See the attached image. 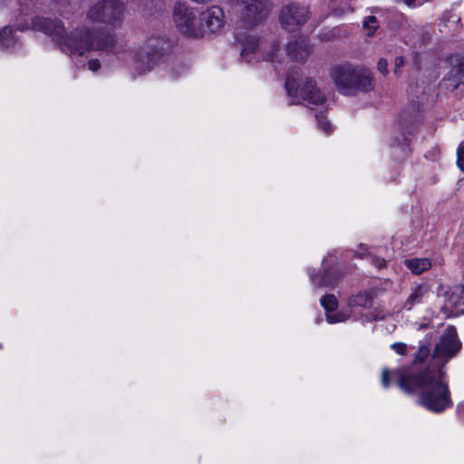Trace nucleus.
<instances>
[{
	"mask_svg": "<svg viewBox=\"0 0 464 464\" xmlns=\"http://www.w3.org/2000/svg\"><path fill=\"white\" fill-rule=\"evenodd\" d=\"M461 343L454 327H448L440 335L432 353V363L415 372L410 368H397L392 372L383 369L382 385L388 388L391 378L406 393H418V403L434 413H441L453 402L442 367L460 350Z\"/></svg>",
	"mask_w": 464,
	"mask_h": 464,
	"instance_id": "1",
	"label": "nucleus"
},
{
	"mask_svg": "<svg viewBox=\"0 0 464 464\" xmlns=\"http://www.w3.org/2000/svg\"><path fill=\"white\" fill-rule=\"evenodd\" d=\"M32 28L52 37L63 52L70 54L82 55L89 50L112 53L116 44L115 35L104 31L81 28L68 34L57 18L35 16L32 20Z\"/></svg>",
	"mask_w": 464,
	"mask_h": 464,
	"instance_id": "2",
	"label": "nucleus"
},
{
	"mask_svg": "<svg viewBox=\"0 0 464 464\" xmlns=\"http://www.w3.org/2000/svg\"><path fill=\"white\" fill-rule=\"evenodd\" d=\"M330 75L339 92L346 96L368 93L375 86L374 76L368 68L351 63L334 65Z\"/></svg>",
	"mask_w": 464,
	"mask_h": 464,
	"instance_id": "3",
	"label": "nucleus"
},
{
	"mask_svg": "<svg viewBox=\"0 0 464 464\" xmlns=\"http://www.w3.org/2000/svg\"><path fill=\"white\" fill-rule=\"evenodd\" d=\"M125 11L126 6L120 0H102L89 9L87 17L92 22L120 28L124 22Z\"/></svg>",
	"mask_w": 464,
	"mask_h": 464,
	"instance_id": "4",
	"label": "nucleus"
},
{
	"mask_svg": "<svg viewBox=\"0 0 464 464\" xmlns=\"http://www.w3.org/2000/svg\"><path fill=\"white\" fill-rule=\"evenodd\" d=\"M285 88L290 97L294 99H299L300 97L305 102V105L312 110L317 107L324 108L326 103L325 95L317 87L316 82L312 78L306 79L299 91L295 79L291 74H287Z\"/></svg>",
	"mask_w": 464,
	"mask_h": 464,
	"instance_id": "5",
	"label": "nucleus"
},
{
	"mask_svg": "<svg viewBox=\"0 0 464 464\" xmlns=\"http://www.w3.org/2000/svg\"><path fill=\"white\" fill-rule=\"evenodd\" d=\"M449 71L439 83L440 89L460 99L464 96V56L451 55L447 59Z\"/></svg>",
	"mask_w": 464,
	"mask_h": 464,
	"instance_id": "6",
	"label": "nucleus"
},
{
	"mask_svg": "<svg viewBox=\"0 0 464 464\" xmlns=\"http://www.w3.org/2000/svg\"><path fill=\"white\" fill-rule=\"evenodd\" d=\"M169 51L167 42L160 39H150L146 45L135 54L134 65L139 73L150 71Z\"/></svg>",
	"mask_w": 464,
	"mask_h": 464,
	"instance_id": "7",
	"label": "nucleus"
},
{
	"mask_svg": "<svg viewBox=\"0 0 464 464\" xmlns=\"http://www.w3.org/2000/svg\"><path fill=\"white\" fill-rule=\"evenodd\" d=\"M310 17L309 7L299 3H289L281 8L279 22L287 32L292 33L302 28Z\"/></svg>",
	"mask_w": 464,
	"mask_h": 464,
	"instance_id": "8",
	"label": "nucleus"
},
{
	"mask_svg": "<svg viewBox=\"0 0 464 464\" xmlns=\"http://www.w3.org/2000/svg\"><path fill=\"white\" fill-rule=\"evenodd\" d=\"M173 21L178 30L188 37L198 38L203 35V27L199 25L196 13L183 4L174 7Z\"/></svg>",
	"mask_w": 464,
	"mask_h": 464,
	"instance_id": "9",
	"label": "nucleus"
},
{
	"mask_svg": "<svg viewBox=\"0 0 464 464\" xmlns=\"http://www.w3.org/2000/svg\"><path fill=\"white\" fill-rule=\"evenodd\" d=\"M242 8L241 20L247 27H253L265 21L271 10L270 0H239Z\"/></svg>",
	"mask_w": 464,
	"mask_h": 464,
	"instance_id": "10",
	"label": "nucleus"
},
{
	"mask_svg": "<svg viewBox=\"0 0 464 464\" xmlns=\"http://www.w3.org/2000/svg\"><path fill=\"white\" fill-rule=\"evenodd\" d=\"M335 262L334 256L329 255L323 260V273L320 275L310 276V280L315 287L334 286L341 278V274L332 268Z\"/></svg>",
	"mask_w": 464,
	"mask_h": 464,
	"instance_id": "11",
	"label": "nucleus"
},
{
	"mask_svg": "<svg viewBox=\"0 0 464 464\" xmlns=\"http://www.w3.org/2000/svg\"><path fill=\"white\" fill-rule=\"evenodd\" d=\"M199 25L203 27L205 33H216L224 25V13L218 6H211L201 14Z\"/></svg>",
	"mask_w": 464,
	"mask_h": 464,
	"instance_id": "12",
	"label": "nucleus"
},
{
	"mask_svg": "<svg viewBox=\"0 0 464 464\" xmlns=\"http://www.w3.org/2000/svg\"><path fill=\"white\" fill-rule=\"evenodd\" d=\"M320 303L326 311V321L329 324L342 323L351 319L350 314H345L343 311L335 312L338 303L334 295H324Z\"/></svg>",
	"mask_w": 464,
	"mask_h": 464,
	"instance_id": "13",
	"label": "nucleus"
},
{
	"mask_svg": "<svg viewBox=\"0 0 464 464\" xmlns=\"http://www.w3.org/2000/svg\"><path fill=\"white\" fill-rule=\"evenodd\" d=\"M287 53L296 62H304L310 53V46L305 38H299L287 44Z\"/></svg>",
	"mask_w": 464,
	"mask_h": 464,
	"instance_id": "14",
	"label": "nucleus"
},
{
	"mask_svg": "<svg viewBox=\"0 0 464 464\" xmlns=\"http://www.w3.org/2000/svg\"><path fill=\"white\" fill-rule=\"evenodd\" d=\"M373 303V296L369 292H360L356 295H353L348 298L347 305L349 311L345 312V314H350L351 318L353 317V312L355 308H364L368 309L372 307Z\"/></svg>",
	"mask_w": 464,
	"mask_h": 464,
	"instance_id": "15",
	"label": "nucleus"
},
{
	"mask_svg": "<svg viewBox=\"0 0 464 464\" xmlns=\"http://www.w3.org/2000/svg\"><path fill=\"white\" fill-rule=\"evenodd\" d=\"M429 290L425 285H418L411 289V294L404 302L402 308L411 311L415 305L421 304L428 295Z\"/></svg>",
	"mask_w": 464,
	"mask_h": 464,
	"instance_id": "16",
	"label": "nucleus"
},
{
	"mask_svg": "<svg viewBox=\"0 0 464 464\" xmlns=\"http://www.w3.org/2000/svg\"><path fill=\"white\" fill-rule=\"evenodd\" d=\"M432 345V334H427L422 340H420L417 353L414 355L413 363H422L430 355Z\"/></svg>",
	"mask_w": 464,
	"mask_h": 464,
	"instance_id": "17",
	"label": "nucleus"
},
{
	"mask_svg": "<svg viewBox=\"0 0 464 464\" xmlns=\"http://www.w3.org/2000/svg\"><path fill=\"white\" fill-rule=\"evenodd\" d=\"M406 267L415 275H420L431 267L429 258H411L404 261Z\"/></svg>",
	"mask_w": 464,
	"mask_h": 464,
	"instance_id": "18",
	"label": "nucleus"
},
{
	"mask_svg": "<svg viewBox=\"0 0 464 464\" xmlns=\"http://www.w3.org/2000/svg\"><path fill=\"white\" fill-rule=\"evenodd\" d=\"M0 44L4 49H10L14 46L15 39L13 35V29L5 26L0 31Z\"/></svg>",
	"mask_w": 464,
	"mask_h": 464,
	"instance_id": "19",
	"label": "nucleus"
},
{
	"mask_svg": "<svg viewBox=\"0 0 464 464\" xmlns=\"http://www.w3.org/2000/svg\"><path fill=\"white\" fill-rule=\"evenodd\" d=\"M411 107L413 109L415 113H426L428 109L431 107V102H424V97L420 100H411Z\"/></svg>",
	"mask_w": 464,
	"mask_h": 464,
	"instance_id": "20",
	"label": "nucleus"
},
{
	"mask_svg": "<svg viewBox=\"0 0 464 464\" xmlns=\"http://www.w3.org/2000/svg\"><path fill=\"white\" fill-rule=\"evenodd\" d=\"M259 47V39L252 38L242 49L241 56L246 58L248 54L256 53Z\"/></svg>",
	"mask_w": 464,
	"mask_h": 464,
	"instance_id": "21",
	"label": "nucleus"
},
{
	"mask_svg": "<svg viewBox=\"0 0 464 464\" xmlns=\"http://www.w3.org/2000/svg\"><path fill=\"white\" fill-rule=\"evenodd\" d=\"M318 128L325 134H330L334 130L332 123L328 121V118H316Z\"/></svg>",
	"mask_w": 464,
	"mask_h": 464,
	"instance_id": "22",
	"label": "nucleus"
},
{
	"mask_svg": "<svg viewBox=\"0 0 464 464\" xmlns=\"http://www.w3.org/2000/svg\"><path fill=\"white\" fill-rule=\"evenodd\" d=\"M363 27L372 31L368 34L369 35L373 34L377 29V18L373 15L367 16L363 22Z\"/></svg>",
	"mask_w": 464,
	"mask_h": 464,
	"instance_id": "23",
	"label": "nucleus"
},
{
	"mask_svg": "<svg viewBox=\"0 0 464 464\" xmlns=\"http://www.w3.org/2000/svg\"><path fill=\"white\" fill-rule=\"evenodd\" d=\"M457 166L464 171V140L460 142L457 149Z\"/></svg>",
	"mask_w": 464,
	"mask_h": 464,
	"instance_id": "24",
	"label": "nucleus"
},
{
	"mask_svg": "<svg viewBox=\"0 0 464 464\" xmlns=\"http://www.w3.org/2000/svg\"><path fill=\"white\" fill-rule=\"evenodd\" d=\"M449 304L457 308L464 305V296L459 297V294L454 292L448 299Z\"/></svg>",
	"mask_w": 464,
	"mask_h": 464,
	"instance_id": "25",
	"label": "nucleus"
},
{
	"mask_svg": "<svg viewBox=\"0 0 464 464\" xmlns=\"http://www.w3.org/2000/svg\"><path fill=\"white\" fill-rule=\"evenodd\" d=\"M391 348L400 355H404L407 353V344L405 343H394L391 345Z\"/></svg>",
	"mask_w": 464,
	"mask_h": 464,
	"instance_id": "26",
	"label": "nucleus"
},
{
	"mask_svg": "<svg viewBox=\"0 0 464 464\" xmlns=\"http://www.w3.org/2000/svg\"><path fill=\"white\" fill-rule=\"evenodd\" d=\"M377 70L383 75H387L388 71V62L384 58H381L377 63Z\"/></svg>",
	"mask_w": 464,
	"mask_h": 464,
	"instance_id": "27",
	"label": "nucleus"
},
{
	"mask_svg": "<svg viewBox=\"0 0 464 464\" xmlns=\"http://www.w3.org/2000/svg\"><path fill=\"white\" fill-rule=\"evenodd\" d=\"M405 64V60L402 56H398L395 58V61H394V70H393V72L395 74H399L400 73V68L402 67L403 65Z\"/></svg>",
	"mask_w": 464,
	"mask_h": 464,
	"instance_id": "28",
	"label": "nucleus"
},
{
	"mask_svg": "<svg viewBox=\"0 0 464 464\" xmlns=\"http://www.w3.org/2000/svg\"><path fill=\"white\" fill-rule=\"evenodd\" d=\"M372 263L374 266H376L377 268L381 269L382 267L385 266V260L383 258H381V257H372Z\"/></svg>",
	"mask_w": 464,
	"mask_h": 464,
	"instance_id": "29",
	"label": "nucleus"
},
{
	"mask_svg": "<svg viewBox=\"0 0 464 464\" xmlns=\"http://www.w3.org/2000/svg\"><path fill=\"white\" fill-rule=\"evenodd\" d=\"M100 62L97 59L90 60L88 63V67L90 70L95 72L100 68Z\"/></svg>",
	"mask_w": 464,
	"mask_h": 464,
	"instance_id": "30",
	"label": "nucleus"
},
{
	"mask_svg": "<svg viewBox=\"0 0 464 464\" xmlns=\"http://www.w3.org/2000/svg\"><path fill=\"white\" fill-rule=\"evenodd\" d=\"M457 413H458L459 418L464 423V401L458 404Z\"/></svg>",
	"mask_w": 464,
	"mask_h": 464,
	"instance_id": "31",
	"label": "nucleus"
},
{
	"mask_svg": "<svg viewBox=\"0 0 464 464\" xmlns=\"http://www.w3.org/2000/svg\"><path fill=\"white\" fill-rule=\"evenodd\" d=\"M5 0H0V5H2L4 3Z\"/></svg>",
	"mask_w": 464,
	"mask_h": 464,
	"instance_id": "32",
	"label": "nucleus"
}]
</instances>
